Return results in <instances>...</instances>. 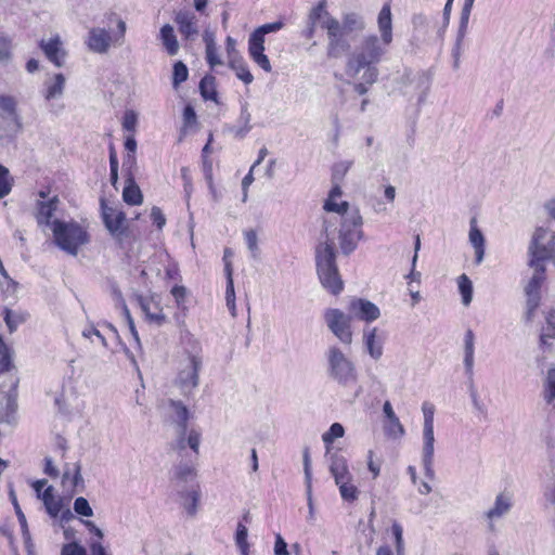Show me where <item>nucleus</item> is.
<instances>
[{
    "instance_id": "1",
    "label": "nucleus",
    "mask_w": 555,
    "mask_h": 555,
    "mask_svg": "<svg viewBox=\"0 0 555 555\" xmlns=\"http://www.w3.org/2000/svg\"><path fill=\"white\" fill-rule=\"evenodd\" d=\"M388 46L376 35L366 36L359 50L348 59L346 74L351 78L361 74L362 80L369 85L375 83L379 74L375 64L382 61Z\"/></svg>"
},
{
    "instance_id": "2",
    "label": "nucleus",
    "mask_w": 555,
    "mask_h": 555,
    "mask_svg": "<svg viewBox=\"0 0 555 555\" xmlns=\"http://www.w3.org/2000/svg\"><path fill=\"white\" fill-rule=\"evenodd\" d=\"M317 268L322 285L332 294H339L343 291V281L335 263L333 237H330L327 223L325 224V241L317 248Z\"/></svg>"
},
{
    "instance_id": "3",
    "label": "nucleus",
    "mask_w": 555,
    "mask_h": 555,
    "mask_svg": "<svg viewBox=\"0 0 555 555\" xmlns=\"http://www.w3.org/2000/svg\"><path fill=\"white\" fill-rule=\"evenodd\" d=\"M330 473L338 488L340 498L348 503L356 502L360 496V490L354 482L347 459L338 453H333L330 457Z\"/></svg>"
},
{
    "instance_id": "4",
    "label": "nucleus",
    "mask_w": 555,
    "mask_h": 555,
    "mask_svg": "<svg viewBox=\"0 0 555 555\" xmlns=\"http://www.w3.org/2000/svg\"><path fill=\"white\" fill-rule=\"evenodd\" d=\"M327 375L337 384L347 387L357 380L353 362L337 346H330L325 351Z\"/></svg>"
},
{
    "instance_id": "5",
    "label": "nucleus",
    "mask_w": 555,
    "mask_h": 555,
    "mask_svg": "<svg viewBox=\"0 0 555 555\" xmlns=\"http://www.w3.org/2000/svg\"><path fill=\"white\" fill-rule=\"evenodd\" d=\"M340 228L338 231L339 247L344 255H350L362 238L363 219L358 208H352L349 212L340 216L338 220Z\"/></svg>"
},
{
    "instance_id": "6",
    "label": "nucleus",
    "mask_w": 555,
    "mask_h": 555,
    "mask_svg": "<svg viewBox=\"0 0 555 555\" xmlns=\"http://www.w3.org/2000/svg\"><path fill=\"white\" fill-rule=\"evenodd\" d=\"M52 233L56 245L70 255H76L78 248L88 242L87 232L74 222H62L54 219Z\"/></svg>"
},
{
    "instance_id": "7",
    "label": "nucleus",
    "mask_w": 555,
    "mask_h": 555,
    "mask_svg": "<svg viewBox=\"0 0 555 555\" xmlns=\"http://www.w3.org/2000/svg\"><path fill=\"white\" fill-rule=\"evenodd\" d=\"M529 251L533 263H544L555 258V232L538 228L533 234Z\"/></svg>"
},
{
    "instance_id": "8",
    "label": "nucleus",
    "mask_w": 555,
    "mask_h": 555,
    "mask_svg": "<svg viewBox=\"0 0 555 555\" xmlns=\"http://www.w3.org/2000/svg\"><path fill=\"white\" fill-rule=\"evenodd\" d=\"M324 321L332 334L344 345H351L353 334L351 330L352 315L340 309L330 308L324 311Z\"/></svg>"
},
{
    "instance_id": "9",
    "label": "nucleus",
    "mask_w": 555,
    "mask_h": 555,
    "mask_svg": "<svg viewBox=\"0 0 555 555\" xmlns=\"http://www.w3.org/2000/svg\"><path fill=\"white\" fill-rule=\"evenodd\" d=\"M106 230L121 248L131 246L133 236L122 211H115L106 207Z\"/></svg>"
},
{
    "instance_id": "10",
    "label": "nucleus",
    "mask_w": 555,
    "mask_h": 555,
    "mask_svg": "<svg viewBox=\"0 0 555 555\" xmlns=\"http://www.w3.org/2000/svg\"><path fill=\"white\" fill-rule=\"evenodd\" d=\"M201 367L202 359L196 354H189L180 363L177 384L183 393H188L197 387Z\"/></svg>"
},
{
    "instance_id": "11",
    "label": "nucleus",
    "mask_w": 555,
    "mask_h": 555,
    "mask_svg": "<svg viewBox=\"0 0 555 555\" xmlns=\"http://www.w3.org/2000/svg\"><path fill=\"white\" fill-rule=\"evenodd\" d=\"M474 1L475 0H465L462 11H461V17H460V24H459V29H457V34H456V40H455L454 47L452 49L453 67L455 69H457L460 67L461 56H462V53L464 50L463 43H464V39L467 34L468 22H469L470 12H472V9L474 5Z\"/></svg>"
},
{
    "instance_id": "12",
    "label": "nucleus",
    "mask_w": 555,
    "mask_h": 555,
    "mask_svg": "<svg viewBox=\"0 0 555 555\" xmlns=\"http://www.w3.org/2000/svg\"><path fill=\"white\" fill-rule=\"evenodd\" d=\"M126 21L119 14L111 12L106 16V50L121 47L126 40Z\"/></svg>"
},
{
    "instance_id": "13",
    "label": "nucleus",
    "mask_w": 555,
    "mask_h": 555,
    "mask_svg": "<svg viewBox=\"0 0 555 555\" xmlns=\"http://www.w3.org/2000/svg\"><path fill=\"white\" fill-rule=\"evenodd\" d=\"M0 422L8 425L17 422L16 383H12L8 391L0 390Z\"/></svg>"
},
{
    "instance_id": "14",
    "label": "nucleus",
    "mask_w": 555,
    "mask_h": 555,
    "mask_svg": "<svg viewBox=\"0 0 555 555\" xmlns=\"http://www.w3.org/2000/svg\"><path fill=\"white\" fill-rule=\"evenodd\" d=\"M435 434L434 426H423L422 465L425 477L428 480L435 479L434 469Z\"/></svg>"
},
{
    "instance_id": "15",
    "label": "nucleus",
    "mask_w": 555,
    "mask_h": 555,
    "mask_svg": "<svg viewBox=\"0 0 555 555\" xmlns=\"http://www.w3.org/2000/svg\"><path fill=\"white\" fill-rule=\"evenodd\" d=\"M47 59L56 67H64L67 59V51L60 35H55L49 39H41L39 43Z\"/></svg>"
},
{
    "instance_id": "16",
    "label": "nucleus",
    "mask_w": 555,
    "mask_h": 555,
    "mask_svg": "<svg viewBox=\"0 0 555 555\" xmlns=\"http://www.w3.org/2000/svg\"><path fill=\"white\" fill-rule=\"evenodd\" d=\"M513 506V496L511 493L501 492L495 496L492 507L486 513L485 517L488 521V527L491 531H494V522L504 516H506Z\"/></svg>"
},
{
    "instance_id": "17",
    "label": "nucleus",
    "mask_w": 555,
    "mask_h": 555,
    "mask_svg": "<svg viewBox=\"0 0 555 555\" xmlns=\"http://www.w3.org/2000/svg\"><path fill=\"white\" fill-rule=\"evenodd\" d=\"M349 312L352 318L361 321L373 322L380 317L379 308L372 301L363 298H354L349 304Z\"/></svg>"
},
{
    "instance_id": "18",
    "label": "nucleus",
    "mask_w": 555,
    "mask_h": 555,
    "mask_svg": "<svg viewBox=\"0 0 555 555\" xmlns=\"http://www.w3.org/2000/svg\"><path fill=\"white\" fill-rule=\"evenodd\" d=\"M173 21L184 39L193 40L198 35V20L193 12L180 10L175 13Z\"/></svg>"
},
{
    "instance_id": "19",
    "label": "nucleus",
    "mask_w": 555,
    "mask_h": 555,
    "mask_svg": "<svg viewBox=\"0 0 555 555\" xmlns=\"http://www.w3.org/2000/svg\"><path fill=\"white\" fill-rule=\"evenodd\" d=\"M248 53L251 60L264 72L272 70L271 63L264 54V38L251 33L248 39Z\"/></svg>"
},
{
    "instance_id": "20",
    "label": "nucleus",
    "mask_w": 555,
    "mask_h": 555,
    "mask_svg": "<svg viewBox=\"0 0 555 555\" xmlns=\"http://www.w3.org/2000/svg\"><path fill=\"white\" fill-rule=\"evenodd\" d=\"M362 340L370 357L375 361L379 360L384 351V337L377 327L363 330Z\"/></svg>"
},
{
    "instance_id": "21",
    "label": "nucleus",
    "mask_w": 555,
    "mask_h": 555,
    "mask_svg": "<svg viewBox=\"0 0 555 555\" xmlns=\"http://www.w3.org/2000/svg\"><path fill=\"white\" fill-rule=\"evenodd\" d=\"M321 26L327 31L328 53L333 54L340 47L341 37L345 33L344 24L326 13V18L322 21Z\"/></svg>"
},
{
    "instance_id": "22",
    "label": "nucleus",
    "mask_w": 555,
    "mask_h": 555,
    "mask_svg": "<svg viewBox=\"0 0 555 555\" xmlns=\"http://www.w3.org/2000/svg\"><path fill=\"white\" fill-rule=\"evenodd\" d=\"M179 494V503L185 513L194 517L197 513V506L201 498L199 488L197 485H191L190 488L176 490Z\"/></svg>"
},
{
    "instance_id": "23",
    "label": "nucleus",
    "mask_w": 555,
    "mask_h": 555,
    "mask_svg": "<svg viewBox=\"0 0 555 555\" xmlns=\"http://www.w3.org/2000/svg\"><path fill=\"white\" fill-rule=\"evenodd\" d=\"M196 476V472L193 465L188 463H180L175 466L170 482L175 490H181L189 488L188 481L193 480Z\"/></svg>"
},
{
    "instance_id": "24",
    "label": "nucleus",
    "mask_w": 555,
    "mask_h": 555,
    "mask_svg": "<svg viewBox=\"0 0 555 555\" xmlns=\"http://www.w3.org/2000/svg\"><path fill=\"white\" fill-rule=\"evenodd\" d=\"M139 304L146 319L151 323H154L157 326H162L165 323L166 317L158 302H156L153 297L140 296Z\"/></svg>"
},
{
    "instance_id": "25",
    "label": "nucleus",
    "mask_w": 555,
    "mask_h": 555,
    "mask_svg": "<svg viewBox=\"0 0 555 555\" xmlns=\"http://www.w3.org/2000/svg\"><path fill=\"white\" fill-rule=\"evenodd\" d=\"M82 482L80 467L77 464H67L62 476V486L66 493L73 495L77 492L78 486Z\"/></svg>"
},
{
    "instance_id": "26",
    "label": "nucleus",
    "mask_w": 555,
    "mask_h": 555,
    "mask_svg": "<svg viewBox=\"0 0 555 555\" xmlns=\"http://www.w3.org/2000/svg\"><path fill=\"white\" fill-rule=\"evenodd\" d=\"M57 204L59 198L56 196L47 202L39 203L36 218L38 224L43 229L49 228L52 231L54 220L51 219L56 210Z\"/></svg>"
},
{
    "instance_id": "27",
    "label": "nucleus",
    "mask_w": 555,
    "mask_h": 555,
    "mask_svg": "<svg viewBox=\"0 0 555 555\" xmlns=\"http://www.w3.org/2000/svg\"><path fill=\"white\" fill-rule=\"evenodd\" d=\"M377 25L380 33V38L386 44L392 42V17L390 4L385 3L378 13Z\"/></svg>"
},
{
    "instance_id": "28",
    "label": "nucleus",
    "mask_w": 555,
    "mask_h": 555,
    "mask_svg": "<svg viewBox=\"0 0 555 555\" xmlns=\"http://www.w3.org/2000/svg\"><path fill=\"white\" fill-rule=\"evenodd\" d=\"M469 243L475 249L476 263H480L485 257V236L477 225V219L473 217L469 221Z\"/></svg>"
},
{
    "instance_id": "29",
    "label": "nucleus",
    "mask_w": 555,
    "mask_h": 555,
    "mask_svg": "<svg viewBox=\"0 0 555 555\" xmlns=\"http://www.w3.org/2000/svg\"><path fill=\"white\" fill-rule=\"evenodd\" d=\"M170 405L172 408L173 414L178 422V433L180 435L178 446L181 450L185 448V431H186V422L189 418V411L184 404L179 401H171Z\"/></svg>"
},
{
    "instance_id": "30",
    "label": "nucleus",
    "mask_w": 555,
    "mask_h": 555,
    "mask_svg": "<svg viewBox=\"0 0 555 555\" xmlns=\"http://www.w3.org/2000/svg\"><path fill=\"white\" fill-rule=\"evenodd\" d=\"M66 78L63 74H55L44 82L43 98L47 101L62 98L65 89Z\"/></svg>"
},
{
    "instance_id": "31",
    "label": "nucleus",
    "mask_w": 555,
    "mask_h": 555,
    "mask_svg": "<svg viewBox=\"0 0 555 555\" xmlns=\"http://www.w3.org/2000/svg\"><path fill=\"white\" fill-rule=\"evenodd\" d=\"M324 209L326 211H333L337 214V216H335L333 219H327L324 221L323 228L325 229V224L327 222L330 228V237H332L336 230L335 224L338 220H340V216L349 212L352 208H349V204L347 202L336 203V199L327 198L324 203Z\"/></svg>"
},
{
    "instance_id": "32",
    "label": "nucleus",
    "mask_w": 555,
    "mask_h": 555,
    "mask_svg": "<svg viewBox=\"0 0 555 555\" xmlns=\"http://www.w3.org/2000/svg\"><path fill=\"white\" fill-rule=\"evenodd\" d=\"M158 37L168 55L175 56L179 53L180 44L175 34V29L170 24L162 26Z\"/></svg>"
},
{
    "instance_id": "33",
    "label": "nucleus",
    "mask_w": 555,
    "mask_h": 555,
    "mask_svg": "<svg viewBox=\"0 0 555 555\" xmlns=\"http://www.w3.org/2000/svg\"><path fill=\"white\" fill-rule=\"evenodd\" d=\"M391 534L393 538V544L396 547V555H404V541H403V529L400 524L395 521L391 526ZM376 555H395L389 545H382Z\"/></svg>"
},
{
    "instance_id": "34",
    "label": "nucleus",
    "mask_w": 555,
    "mask_h": 555,
    "mask_svg": "<svg viewBox=\"0 0 555 555\" xmlns=\"http://www.w3.org/2000/svg\"><path fill=\"white\" fill-rule=\"evenodd\" d=\"M475 364V335L472 330H467L464 335V366L466 374L474 375Z\"/></svg>"
},
{
    "instance_id": "35",
    "label": "nucleus",
    "mask_w": 555,
    "mask_h": 555,
    "mask_svg": "<svg viewBox=\"0 0 555 555\" xmlns=\"http://www.w3.org/2000/svg\"><path fill=\"white\" fill-rule=\"evenodd\" d=\"M529 266L533 269V274L525 287V293L540 295V288L545 279V264L533 263V260H530Z\"/></svg>"
},
{
    "instance_id": "36",
    "label": "nucleus",
    "mask_w": 555,
    "mask_h": 555,
    "mask_svg": "<svg viewBox=\"0 0 555 555\" xmlns=\"http://www.w3.org/2000/svg\"><path fill=\"white\" fill-rule=\"evenodd\" d=\"M82 522L89 532L94 535L90 541V555H104V547L101 543L103 538L102 530L90 520H83Z\"/></svg>"
},
{
    "instance_id": "37",
    "label": "nucleus",
    "mask_w": 555,
    "mask_h": 555,
    "mask_svg": "<svg viewBox=\"0 0 555 555\" xmlns=\"http://www.w3.org/2000/svg\"><path fill=\"white\" fill-rule=\"evenodd\" d=\"M229 66L235 72L236 77L245 85H249L254 80V76L249 72L243 59H231Z\"/></svg>"
},
{
    "instance_id": "38",
    "label": "nucleus",
    "mask_w": 555,
    "mask_h": 555,
    "mask_svg": "<svg viewBox=\"0 0 555 555\" xmlns=\"http://www.w3.org/2000/svg\"><path fill=\"white\" fill-rule=\"evenodd\" d=\"M344 29L346 33L361 31L365 28V22L361 15L351 12L343 16Z\"/></svg>"
},
{
    "instance_id": "39",
    "label": "nucleus",
    "mask_w": 555,
    "mask_h": 555,
    "mask_svg": "<svg viewBox=\"0 0 555 555\" xmlns=\"http://www.w3.org/2000/svg\"><path fill=\"white\" fill-rule=\"evenodd\" d=\"M206 43V60L211 67L221 65L222 61L218 55L217 47L215 43L214 35L206 33L204 35Z\"/></svg>"
},
{
    "instance_id": "40",
    "label": "nucleus",
    "mask_w": 555,
    "mask_h": 555,
    "mask_svg": "<svg viewBox=\"0 0 555 555\" xmlns=\"http://www.w3.org/2000/svg\"><path fill=\"white\" fill-rule=\"evenodd\" d=\"M41 499L48 513L52 517H57L62 509V503L54 499L51 486L43 491Z\"/></svg>"
},
{
    "instance_id": "41",
    "label": "nucleus",
    "mask_w": 555,
    "mask_h": 555,
    "mask_svg": "<svg viewBox=\"0 0 555 555\" xmlns=\"http://www.w3.org/2000/svg\"><path fill=\"white\" fill-rule=\"evenodd\" d=\"M385 434L391 439H401L405 435L403 425L398 416L388 418L384 425Z\"/></svg>"
},
{
    "instance_id": "42",
    "label": "nucleus",
    "mask_w": 555,
    "mask_h": 555,
    "mask_svg": "<svg viewBox=\"0 0 555 555\" xmlns=\"http://www.w3.org/2000/svg\"><path fill=\"white\" fill-rule=\"evenodd\" d=\"M199 91L204 100L217 101L215 77L205 76L199 82Z\"/></svg>"
},
{
    "instance_id": "43",
    "label": "nucleus",
    "mask_w": 555,
    "mask_h": 555,
    "mask_svg": "<svg viewBox=\"0 0 555 555\" xmlns=\"http://www.w3.org/2000/svg\"><path fill=\"white\" fill-rule=\"evenodd\" d=\"M87 44L91 51L104 52V29L93 28L90 30Z\"/></svg>"
},
{
    "instance_id": "44",
    "label": "nucleus",
    "mask_w": 555,
    "mask_h": 555,
    "mask_svg": "<svg viewBox=\"0 0 555 555\" xmlns=\"http://www.w3.org/2000/svg\"><path fill=\"white\" fill-rule=\"evenodd\" d=\"M543 398L551 404L555 400V369H548L543 385Z\"/></svg>"
},
{
    "instance_id": "45",
    "label": "nucleus",
    "mask_w": 555,
    "mask_h": 555,
    "mask_svg": "<svg viewBox=\"0 0 555 555\" xmlns=\"http://www.w3.org/2000/svg\"><path fill=\"white\" fill-rule=\"evenodd\" d=\"M459 291L462 295V302L468 306L473 300V284L466 274H462L457 279Z\"/></svg>"
},
{
    "instance_id": "46",
    "label": "nucleus",
    "mask_w": 555,
    "mask_h": 555,
    "mask_svg": "<svg viewBox=\"0 0 555 555\" xmlns=\"http://www.w3.org/2000/svg\"><path fill=\"white\" fill-rule=\"evenodd\" d=\"M129 184L122 191V198L127 204L139 205L142 203V193L140 189L129 180Z\"/></svg>"
},
{
    "instance_id": "47",
    "label": "nucleus",
    "mask_w": 555,
    "mask_h": 555,
    "mask_svg": "<svg viewBox=\"0 0 555 555\" xmlns=\"http://www.w3.org/2000/svg\"><path fill=\"white\" fill-rule=\"evenodd\" d=\"M10 496H11L12 503L14 505L15 513H16V516L18 518L20 525L22 527V532H23L24 540H25V542L27 544V547L29 548L30 544L28 542L30 540V535H29V531H28V526H27L26 517H25L24 513L22 512V509H21V507H20V505L17 503L16 495H15V493L13 491L10 492Z\"/></svg>"
},
{
    "instance_id": "48",
    "label": "nucleus",
    "mask_w": 555,
    "mask_h": 555,
    "mask_svg": "<svg viewBox=\"0 0 555 555\" xmlns=\"http://www.w3.org/2000/svg\"><path fill=\"white\" fill-rule=\"evenodd\" d=\"M12 366V354L0 335V374L8 372Z\"/></svg>"
},
{
    "instance_id": "49",
    "label": "nucleus",
    "mask_w": 555,
    "mask_h": 555,
    "mask_svg": "<svg viewBox=\"0 0 555 555\" xmlns=\"http://www.w3.org/2000/svg\"><path fill=\"white\" fill-rule=\"evenodd\" d=\"M345 435V429L341 424L334 423L330 429L322 435L323 442L328 447L335 439L341 438Z\"/></svg>"
},
{
    "instance_id": "50",
    "label": "nucleus",
    "mask_w": 555,
    "mask_h": 555,
    "mask_svg": "<svg viewBox=\"0 0 555 555\" xmlns=\"http://www.w3.org/2000/svg\"><path fill=\"white\" fill-rule=\"evenodd\" d=\"M189 77V70L186 65L182 61H178L173 65L172 83L173 87H178L184 82Z\"/></svg>"
},
{
    "instance_id": "51",
    "label": "nucleus",
    "mask_w": 555,
    "mask_h": 555,
    "mask_svg": "<svg viewBox=\"0 0 555 555\" xmlns=\"http://www.w3.org/2000/svg\"><path fill=\"white\" fill-rule=\"evenodd\" d=\"M12 188V178L9 170L0 164V198L8 195Z\"/></svg>"
},
{
    "instance_id": "52",
    "label": "nucleus",
    "mask_w": 555,
    "mask_h": 555,
    "mask_svg": "<svg viewBox=\"0 0 555 555\" xmlns=\"http://www.w3.org/2000/svg\"><path fill=\"white\" fill-rule=\"evenodd\" d=\"M326 2L325 0L320 1L309 13L308 20L309 24H317L318 21H320L322 17L326 18V13H328L326 10Z\"/></svg>"
},
{
    "instance_id": "53",
    "label": "nucleus",
    "mask_w": 555,
    "mask_h": 555,
    "mask_svg": "<svg viewBox=\"0 0 555 555\" xmlns=\"http://www.w3.org/2000/svg\"><path fill=\"white\" fill-rule=\"evenodd\" d=\"M74 511L81 516L90 517L93 515V511L89 504V502L82 498L79 496L74 502Z\"/></svg>"
},
{
    "instance_id": "54",
    "label": "nucleus",
    "mask_w": 555,
    "mask_h": 555,
    "mask_svg": "<svg viewBox=\"0 0 555 555\" xmlns=\"http://www.w3.org/2000/svg\"><path fill=\"white\" fill-rule=\"evenodd\" d=\"M16 100L11 95H0V109L9 115L16 114Z\"/></svg>"
},
{
    "instance_id": "55",
    "label": "nucleus",
    "mask_w": 555,
    "mask_h": 555,
    "mask_svg": "<svg viewBox=\"0 0 555 555\" xmlns=\"http://www.w3.org/2000/svg\"><path fill=\"white\" fill-rule=\"evenodd\" d=\"M367 469L372 473L373 479H376L380 474L382 462L379 460H374V451L369 450L366 456Z\"/></svg>"
},
{
    "instance_id": "56",
    "label": "nucleus",
    "mask_w": 555,
    "mask_h": 555,
    "mask_svg": "<svg viewBox=\"0 0 555 555\" xmlns=\"http://www.w3.org/2000/svg\"><path fill=\"white\" fill-rule=\"evenodd\" d=\"M245 241L247 248L251 253L253 258H257L259 254L258 237L255 231H247L245 233Z\"/></svg>"
},
{
    "instance_id": "57",
    "label": "nucleus",
    "mask_w": 555,
    "mask_h": 555,
    "mask_svg": "<svg viewBox=\"0 0 555 555\" xmlns=\"http://www.w3.org/2000/svg\"><path fill=\"white\" fill-rule=\"evenodd\" d=\"M282 27H283V23L282 22L268 23V24H263V25L259 26L253 33H255L258 36L264 38V36L267 34L278 31Z\"/></svg>"
},
{
    "instance_id": "58",
    "label": "nucleus",
    "mask_w": 555,
    "mask_h": 555,
    "mask_svg": "<svg viewBox=\"0 0 555 555\" xmlns=\"http://www.w3.org/2000/svg\"><path fill=\"white\" fill-rule=\"evenodd\" d=\"M11 41L8 38H0V62L8 63L11 59Z\"/></svg>"
},
{
    "instance_id": "59",
    "label": "nucleus",
    "mask_w": 555,
    "mask_h": 555,
    "mask_svg": "<svg viewBox=\"0 0 555 555\" xmlns=\"http://www.w3.org/2000/svg\"><path fill=\"white\" fill-rule=\"evenodd\" d=\"M61 555H86V550L76 542L65 544Z\"/></svg>"
},
{
    "instance_id": "60",
    "label": "nucleus",
    "mask_w": 555,
    "mask_h": 555,
    "mask_svg": "<svg viewBox=\"0 0 555 555\" xmlns=\"http://www.w3.org/2000/svg\"><path fill=\"white\" fill-rule=\"evenodd\" d=\"M422 411L424 415V425L423 426H434V414L435 406L430 403H423Z\"/></svg>"
},
{
    "instance_id": "61",
    "label": "nucleus",
    "mask_w": 555,
    "mask_h": 555,
    "mask_svg": "<svg viewBox=\"0 0 555 555\" xmlns=\"http://www.w3.org/2000/svg\"><path fill=\"white\" fill-rule=\"evenodd\" d=\"M137 114L132 111H128L125 113L122 118V127L127 131H133L137 126Z\"/></svg>"
},
{
    "instance_id": "62",
    "label": "nucleus",
    "mask_w": 555,
    "mask_h": 555,
    "mask_svg": "<svg viewBox=\"0 0 555 555\" xmlns=\"http://www.w3.org/2000/svg\"><path fill=\"white\" fill-rule=\"evenodd\" d=\"M555 338V323L548 324L547 327L540 335V343L543 346L551 345V339Z\"/></svg>"
},
{
    "instance_id": "63",
    "label": "nucleus",
    "mask_w": 555,
    "mask_h": 555,
    "mask_svg": "<svg viewBox=\"0 0 555 555\" xmlns=\"http://www.w3.org/2000/svg\"><path fill=\"white\" fill-rule=\"evenodd\" d=\"M171 295L173 296L178 306H180L181 304H183L186 299V296H188V289L182 286V285H175L172 288H171Z\"/></svg>"
},
{
    "instance_id": "64",
    "label": "nucleus",
    "mask_w": 555,
    "mask_h": 555,
    "mask_svg": "<svg viewBox=\"0 0 555 555\" xmlns=\"http://www.w3.org/2000/svg\"><path fill=\"white\" fill-rule=\"evenodd\" d=\"M188 446L197 454L201 443V434L196 430H191L186 439Z\"/></svg>"
}]
</instances>
